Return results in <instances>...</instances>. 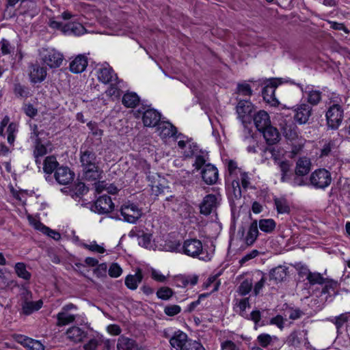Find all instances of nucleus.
<instances>
[{"mask_svg": "<svg viewBox=\"0 0 350 350\" xmlns=\"http://www.w3.org/2000/svg\"><path fill=\"white\" fill-rule=\"evenodd\" d=\"M79 178V176L75 180V176H46V180L51 183L55 180L59 185H67L68 187L61 189L62 192L80 197L86 193L89 189Z\"/></svg>", "mask_w": 350, "mask_h": 350, "instance_id": "obj_1", "label": "nucleus"}, {"mask_svg": "<svg viewBox=\"0 0 350 350\" xmlns=\"http://www.w3.org/2000/svg\"><path fill=\"white\" fill-rule=\"evenodd\" d=\"M237 100L238 103L236 106V112L238 115V118L241 120L245 127V140L254 142L252 129L247 128L246 126V124H250L252 122V116L254 113V106L248 100H241L238 98H237Z\"/></svg>", "mask_w": 350, "mask_h": 350, "instance_id": "obj_2", "label": "nucleus"}, {"mask_svg": "<svg viewBox=\"0 0 350 350\" xmlns=\"http://www.w3.org/2000/svg\"><path fill=\"white\" fill-rule=\"evenodd\" d=\"M80 161L85 174L98 172L96 156L92 149L86 148L85 146L83 145L80 149Z\"/></svg>", "mask_w": 350, "mask_h": 350, "instance_id": "obj_3", "label": "nucleus"}, {"mask_svg": "<svg viewBox=\"0 0 350 350\" xmlns=\"http://www.w3.org/2000/svg\"><path fill=\"white\" fill-rule=\"evenodd\" d=\"M344 117V110L339 104H333L327 109L325 118L327 127L332 130L338 129Z\"/></svg>", "mask_w": 350, "mask_h": 350, "instance_id": "obj_4", "label": "nucleus"}, {"mask_svg": "<svg viewBox=\"0 0 350 350\" xmlns=\"http://www.w3.org/2000/svg\"><path fill=\"white\" fill-rule=\"evenodd\" d=\"M120 215L123 217L124 221L130 224H136L142 216L141 208L130 202L123 204L120 210Z\"/></svg>", "mask_w": 350, "mask_h": 350, "instance_id": "obj_5", "label": "nucleus"}, {"mask_svg": "<svg viewBox=\"0 0 350 350\" xmlns=\"http://www.w3.org/2000/svg\"><path fill=\"white\" fill-rule=\"evenodd\" d=\"M40 55L43 63L51 68H59L64 59L63 55L55 49H43Z\"/></svg>", "mask_w": 350, "mask_h": 350, "instance_id": "obj_6", "label": "nucleus"}, {"mask_svg": "<svg viewBox=\"0 0 350 350\" xmlns=\"http://www.w3.org/2000/svg\"><path fill=\"white\" fill-rule=\"evenodd\" d=\"M183 254L193 257H198L202 254L203 246L201 241L194 239H188L184 241L182 245Z\"/></svg>", "mask_w": 350, "mask_h": 350, "instance_id": "obj_7", "label": "nucleus"}, {"mask_svg": "<svg viewBox=\"0 0 350 350\" xmlns=\"http://www.w3.org/2000/svg\"><path fill=\"white\" fill-rule=\"evenodd\" d=\"M279 125L283 135L288 140H294L297 138V126L293 121L291 117L286 116L280 120Z\"/></svg>", "mask_w": 350, "mask_h": 350, "instance_id": "obj_8", "label": "nucleus"}, {"mask_svg": "<svg viewBox=\"0 0 350 350\" xmlns=\"http://www.w3.org/2000/svg\"><path fill=\"white\" fill-rule=\"evenodd\" d=\"M93 209L98 214H106L111 213L114 209V204L112 202L111 197L107 195L100 196L94 202Z\"/></svg>", "mask_w": 350, "mask_h": 350, "instance_id": "obj_9", "label": "nucleus"}, {"mask_svg": "<svg viewBox=\"0 0 350 350\" xmlns=\"http://www.w3.org/2000/svg\"><path fill=\"white\" fill-rule=\"evenodd\" d=\"M277 87V83L270 80L267 81V83L262 90V95L264 100L273 107H276L279 105V101L275 95Z\"/></svg>", "mask_w": 350, "mask_h": 350, "instance_id": "obj_10", "label": "nucleus"}, {"mask_svg": "<svg viewBox=\"0 0 350 350\" xmlns=\"http://www.w3.org/2000/svg\"><path fill=\"white\" fill-rule=\"evenodd\" d=\"M295 120L299 124H305L308 122L312 113V106L307 103L297 105L295 109Z\"/></svg>", "mask_w": 350, "mask_h": 350, "instance_id": "obj_11", "label": "nucleus"}, {"mask_svg": "<svg viewBox=\"0 0 350 350\" xmlns=\"http://www.w3.org/2000/svg\"><path fill=\"white\" fill-rule=\"evenodd\" d=\"M297 85L300 88L302 92H305L306 94V100L308 105L317 106L322 100V92L318 90H314L312 85H308L304 89L303 85L300 83H297Z\"/></svg>", "mask_w": 350, "mask_h": 350, "instance_id": "obj_12", "label": "nucleus"}, {"mask_svg": "<svg viewBox=\"0 0 350 350\" xmlns=\"http://www.w3.org/2000/svg\"><path fill=\"white\" fill-rule=\"evenodd\" d=\"M191 340V339L188 338L187 334L178 330L170 338V343L172 347L176 350H185L187 347L188 342Z\"/></svg>", "mask_w": 350, "mask_h": 350, "instance_id": "obj_13", "label": "nucleus"}, {"mask_svg": "<svg viewBox=\"0 0 350 350\" xmlns=\"http://www.w3.org/2000/svg\"><path fill=\"white\" fill-rule=\"evenodd\" d=\"M194 166L196 170H201V175H218L217 167L211 163H206V160L202 155L196 156Z\"/></svg>", "mask_w": 350, "mask_h": 350, "instance_id": "obj_14", "label": "nucleus"}, {"mask_svg": "<svg viewBox=\"0 0 350 350\" xmlns=\"http://www.w3.org/2000/svg\"><path fill=\"white\" fill-rule=\"evenodd\" d=\"M217 199L213 194L206 195L200 204V213L204 215H209L217 208Z\"/></svg>", "mask_w": 350, "mask_h": 350, "instance_id": "obj_15", "label": "nucleus"}, {"mask_svg": "<svg viewBox=\"0 0 350 350\" xmlns=\"http://www.w3.org/2000/svg\"><path fill=\"white\" fill-rule=\"evenodd\" d=\"M98 79L99 81L107 84L118 81L117 75L114 73L112 68L108 64L103 65L97 71Z\"/></svg>", "mask_w": 350, "mask_h": 350, "instance_id": "obj_16", "label": "nucleus"}, {"mask_svg": "<svg viewBox=\"0 0 350 350\" xmlns=\"http://www.w3.org/2000/svg\"><path fill=\"white\" fill-rule=\"evenodd\" d=\"M252 120L256 129L260 131L271 125L269 114L264 110L254 113Z\"/></svg>", "mask_w": 350, "mask_h": 350, "instance_id": "obj_17", "label": "nucleus"}, {"mask_svg": "<svg viewBox=\"0 0 350 350\" xmlns=\"http://www.w3.org/2000/svg\"><path fill=\"white\" fill-rule=\"evenodd\" d=\"M142 120L145 126H155L161 120V113L154 109H148L143 112Z\"/></svg>", "mask_w": 350, "mask_h": 350, "instance_id": "obj_18", "label": "nucleus"}, {"mask_svg": "<svg viewBox=\"0 0 350 350\" xmlns=\"http://www.w3.org/2000/svg\"><path fill=\"white\" fill-rule=\"evenodd\" d=\"M29 68V77L32 83H40L45 79L46 76V70L45 68L40 66L38 64H31Z\"/></svg>", "mask_w": 350, "mask_h": 350, "instance_id": "obj_19", "label": "nucleus"}, {"mask_svg": "<svg viewBox=\"0 0 350 350\" xmlns=\"http://www.w3.org/2000/svg\"><path fill=\"white\" fill-rule=\"evenodd\" d=\"M288 269L287 267L283 265L272 268L269 272V280H273L275 284L283 282L288 274Z\"/></svg>", "mask_w": 350, "mask_h": 350, "instance_id": "obj_20", "label": "nucleus"}, {"mask_svg": "<svg viewBox=\"0 0 350 350\" xmlns=\"http://www.w3.org/2000/svg\"><path fill=\"white\" fill-rule=\"evenodd\" d=\"M312 163L310 159L301 157L298 159L295 167V175H308L311 171Z\"/></svg>", "mask_w": 350, "mask_h": 350, "instance_id": "obj_21", "label": "nucleus"}, {"mask_svg": "<svg viewBox=\"0 0 350 350\" xmlns=\"http://www.w3.org/2000/svg\"><path fill=\"white\" fill-rule=\"evenodd\" d=\"M88 66V59L84 55H77L70 64V70L73 73H81Z\"/></svg>", "mask_w": 350, "mask_h": 350, "instance_id": "obj_22", "label": "nucleus"}, {"mask_svg": "<svg viewBox=\"0 0 350 350\" xmlns=\"http://www.w3.org/2000/svg\"><path fill=\"white\" fill-rule=\"evenodd\" d=\"M260 132L263 134V137L269 145L275 144L280 141V135L278 129L271 125Z\"/></svg>", "mask_w": 350, "mask_h": 350, "instance_id": "obj_23", "label": "nucleus"}, {"mask_svg": "<svg viewBox=\"0 0 350 350\" xmlns=\"http://www.w3.org/2000/svg\"><path fill=\"white\" fill-rule=\"evenodd\" d=\"M143 280L142 271L140 269H137L134 275H128L125 278L124 284L130 290L137 289L138 284Z\"/></svg>", "mask_w": 350, "mask_h": 350, "instance_id": "obj_24", "label": "nucleus"}, {"mask_svg": "<svg viewBox=\"0 0 350 350\" xmlns=\"http://www.w3.org/2000/svg\"><path fill=\"white\" fill-rule=\"evenodd\" d=\"M85 31V27L79 23H68L64 25L63 33L66 35L80 36Z\"/></svg>", "mask_w": 350, "mask_h": 350, "instance_id": "obj_25", "label": "nucleus"}, {"mask_svg": "<svg viewBox=\"0 0 350 350\" xmlns=\"http://www.w3.org/2000/svg\"><path fill=\"white\" fill-rule=\"evenodd\" d=\"M68 338L75 342H81L87 337L88 333L80 327L73 326L66 331Z\"/></svg>", "mask_w": 350, "mask_h": 350, "instance_id": "obj_26", "label": "nucleus"}, {"mask_svg": "<svg viewBox=\"0 0 350 350\" xmlns=\"http://www.w3.org/2000/svg\"><path fill=\"white\" fill-rule=\"evenodd\" d=\"M258 234V222L257 220H254L250 224L247 235L244 238L245 243L248 246L252 245L256 241Z\"/></svg>", "mask_w": 350, "mask_h": 350, "instance_id": "obj_27", "label": "nucleus"}, {"mask_svg": "<svg viewBox=\"0 0 350 350\" xmlns=\"http://www.w3.org/2000/svg\"><path fill=\"white\" fill-rule=\"evenodd\" d=\"M281 180L292 186L310 185V176H281Z\"/></svg>", "mask_w": 350, "mask_h": 350, "instance_id": "obj_28", "label": "nucleus"}, {"mask_svg": "<svg viewBox=\"0 0 350 350\" xmlns=\"http://www.w3.org/2000/svg\"><path fill=\"white\" fill-rule=\"evenodd\" d=\"M332 182V176H310V185L316 189H325Z\"/></svg>", "mask_w": 350, "mask_h": 350, "instance_id": "obj_29", "label": "nucleus"}, {"mask_svg": "<svg viewBox=\"0 0 350 350\" xmlns=\"http://www.w3.org/2000/svg\"><path fill=\"white\" fill-rule=\"evenodd\" d=\"M137 343L133 339L120 336L118 340L117 349L118 350H134L137 349Z\"/></svg>", "mask_w": 350, "mask_h": 350, "instance_id": "obj_30", "label": "nucleus"}, {"mask_svg": "<svg viewBox=\"0 0 350 350\" xmlns=\"http://www.w3.org/2000/svg\"><path fill=\"white\" fill-rule=\"evenodd\" d=\"M157 178L158 179L157 181H152L150 180V176H147L148 181H151V185H150L152 187L153 193H154L156 196L163 193L165 189L168 188L164 176H157Z\"/></svg>", "mask_w": 350, "mask_h": 350, "instance_id": "obj_31", "label": "nucleus"}, {"mask_svg": "<svg viewBox=\"0 0 350 350\" xmlns=\"http://www.w3.org/2000/svg\"><path fill=\"white\" fill-rule=\"evenodd\" d=\"M158 130L163 137H173L177 133V129L169 122H163L159 124Z\"/></svg>", "mask_w": 350, "mask_h": 350, "instance_id": "obj_32", "label": "nucleus"}, {"mask_svg": "<svg viewBox=\"0 0 350 350\" xmlns=\"http://www.w3.org/2000/svg\"><path fill=\"white\" fill-rule=\"evenodd\" d=\"M43 302L42 300L37 301H24L22 304L23 313L25 315H29L35 311L40 310L42 306Z\"/></svg>", "mask_w": 350, "mask_h": 350, "instance_id": "obj_33", "label": "nucleus"}, {"mask_svg": "<svg viewBox=\"0 0 350 350\" xmlns=\"http://www.w3.org/2000/svg\"><path fill=\"white\" fill-rule=\"evenodd\" d=\"M58 166L59 163L53 155L48 156L44 160L43 170L47 174H51L53 172H55Z\"/></svg>", "mask_w": 350, "mask_h": 350, "instance_id": "obj_34", "label": "nucleus"}, {"mask_svg": "<svg viewBox=\"0 0 350 350\" xmlns=\"http://www.w3.org/2000/svg\"><path fill=\"white\" fill-rule=\"evenodd\" d=\"M274 205L276 208L277 212L279 214H288L291 212V208L289 206L287 200L284 198H273Z\"/></svg>", "mask_w": 350, "mask_h": 350, "instance_id": "obj_35", "label": "nucleus"}, {"mask_svg": "<svg viewBox=\"0 0 350 350\" xmlns=\"http://www.w3.org/2000/svg\"><path fill=\"white\" fill-rule=\"evenodd\" d=\"M350 317V312H345L342 313L338 316H336L333 318H329L327 319L328 321L332 322L336 325L337 333H341L340 329L343 327L345 323H347Z\"/></svg>", "mask_w": 350, "mask_h": 350, "instance_id": "obj_36", "label": "nucleus"}, {"mask_svg": "<svg viewBox=\"0 0 350 350\" xmlns=\"http://www.w3.org/2000/svg\"><path fill=\"white\" fill-rule=\"evenodd\" d=\"M139 102L138 95L135 92H127L122 97V104L130 108H134Z\"/></svg>", "mask_w": 350, "mask_h": 350, "instance_id": "obj_37", "label": "nucleus"}, {"mask_svg": "<svg viewBox=\"0 0 350 350\" xmlns=\"http://www.w3.org/2000/svg\"><path fill=\"white\" fill-rule=\"evenodd\" d=\"M13 90L18 98H27L31 96L29 88L21 83H15Z\"/></svg>", "mask_w": 350, "mask_h": 350, "instance_id": "obj_38", "label": "nucleus"}, {"mask_svg": "<svg viewBox=\"0 0 350 350\" xmlns=\"http://www.w3.org/2000/svg\"><path fill=\"white\" fill-rule=\"evenodd\" d=\"M260 230L266 233L272 232L276 226V223L273 219H261L258 222Z\"/></svg>", "mask_w": 350, "mask_h": 350, "instance_id": "obj_39", "label": "nucleus"}, {"mask_svg": "<svg viewBox=\"0 0 350 350\" xmlns=\"http://www.w3.org/2000/svg\"><path fill=\"white\" fill-rule=\"evenodd\" d=\"M21 345L27 350H44V346L40 341L32 338H24Z\"/></svg>", "mask_w": 350, "mask_h": 350, "instance_id": "obj_40", "label": "nucleus"}, {"mask_svg": "<svg viewBox=\"0 0 350 350\" xmlns=\"http://www.w3.org/2000/svg\"><path fill=\"white\" fill-rule=\"evenodd\" d=\"M14 270L17 275L27 281L31 279V274L27 270L26 265L23 262H17L14 266Z\"/></svg>", "mask_w": 350, "mask_h": 350, "instance_id": "obj_41", "label": "nucleus"}, {"mask_svg": "<svg viewBox=\"0 0 350 350\" xmlns=\"http://www.w3.org/2000/svg\"><path fill=\"white\" fill-rule=\"evenodd\" d=\"M57 325L62 327L73 323L75 321L74 314H68L66 312H59L57 314Z\"/></svg>", "mask_w": 350, "mask_h": 350, "instance_id": "obj_42", "label": "nucleus"}, {"mask_svg": "<svg viewBox=\"0 0 350 350\" xmlns=\"http://www.w3.org/2000/svg\"><path fill=\"white\" fill-rule=\"evenodd\" d=\"M228 170L229 175H247L242 167H239L238 163L234 160H229L228 161Z\"/></svg>", "mask_w": 350, "mask_h": 350, "instance_id": "obj_43", "label": "nucleus"}, {"mask_svg": "<svg viewBox=\"0 0 350 350\" xmlns=\"http://www.w3.org/2000/svg\"><path fill=\"white\" fill-rule=\"evenodd\" d=\"M174 291L168 286L159 288L157 293V297L161 300H169L174 295Z\"/></svg>", "mask_w": 350, "mask_h": 350, "instance_id": "obj_44", "label": "nucleus"}, {"mask_svg": "<svg viewBox=\"0 0 350 350\" xmlns=\"http://www.w3.org/2000/svg\"><path fill=\"white\" fill-rule=\"evenodd\" d=\"M122 81H120L118 79V81H115V83H110V86L108 88V89L105 91V93L107 95L109 96H118L120 94V89L122 88V86L120 85V83H122Z\"/></svg>", "mask_w": 350, "mask_h": 350, "instance_id": "obj_45", "label": "nucleus"}, {"mask_svg": "<svg viewBox=\"0 0 350 350\" xmlns=\"http://www.w3.org/2000/svg\"><path fill=\"white\" fill-rule=\"evenodd\" d=\"M309 284L312 286L315 284H323L326 282V278L318 272H310L308 278Z\"/></svg>", "mask_w": 350, "mask_h": 350, "instance_id": "obj_46", "label": "nucleus"}, {"mask_svg": "<svg viewBox=\"0 0 350 350\" xmlns=\"http://www.w3.org/2000/svg\"><path fill=\"white\" fill-rule=\"evenodd\" d=\"M47 153V149L46 146L42 144L41 139H36L35 142V150L33 154L36 158L42 157Z\"/></svg>", "mask_w": 350, "mask_h": 350, "instance_id": "obj_47", "label": "nucleus"}, {"mask_svg": "<svg viewBox=\"0 0 350 350\" xmlns=\"http://www.w3.org/2000/svg\"><path fill=\"white\" fill-rule=\"evenodd\" d=\"M299 335H300V333H299L297 331H293L291 332L286 339L287 344L289 346H299L301 343V340Z\"/></svg>", "mask_w": 350, "mask_h": 350, "instance_id": "obj_48", "label": "nucleus"}, {"mask_svg": "<svg viewBox=\"0 0 350 350\" xmlns=\"http://www.w3.org/2000/svg\"><path fill=\"white\" fill-rule=\"evenodd\" d=\"M252 282L247 279L243 280L238 288V293L242 296L247 295L252 290Z\"/></svg>", "mask_w": 350, "mask_h": 350, "instance_id": "obj_49", "label": "nucleus"}, {"mask_svg": "<svg viewBox=\"0 0 350 350\" xmlns=\"http://www.w3.org/2000/svg\"><path fill=\"white\" fill-rule=\"evenodd\" d=\"M39 226L41 227L40 230L49 237L53 239L55 241H58L61 239V234L59 232L51 229L50 228L44 226L42 223H39Z\"/></svg>", "mask_w": 350, "mask_h": 350, "instance_id": "obj_50", "label": "nucleus"}, {"mask_svg": "<svg viewBox=\"0 0 350 350\" xmlns=\"http://www.w3.org/2000/svg\"><path fill=\"white\" fill-rule=\"evenodd\" d=\"M0 50L2 55H9L14 53V47L10 44L8 40L3 39L0 42Z\"/></svg>", "mask_w": 350, "mask_h": 350, "instance_id": "obj_51", "label": "nucleus"}, {"mask_svg": "<svg viewBox=\"0 0 350 350\" xmlns=\"http://www.w3.org/2000/svg\"><path fill=\"white\" fill-rule=\"evenodd\" d=\"M325 286L322 288L321 295L330 294V291H334L337 287V282L326 278V282L324 283Z\"/></svg>", "mask_w": 350, "mask_h": 350, "instance_id": "obj_52", "label": "nucleus"}, {"mask_svg": "<svg viewBox=\"0 0 350 350\" xmlns=\"http://www.w3.org/2000/svg\"><path fill=\"white\" fill-rule=\"evenodd\" d=\"M23 110L25 115L31 118H33L38 114V109L31 103L24 104Z\"/></svg>", "mask_w": 350, "mask_h": 350, "instance_id": "obj_53", "label": "nucleus"}, {"mask_svg": "<svg viewBox=\"0 0 350 350\" xmlns=\"http://www.w3.org/2000/svg\"><path fill=\"white\" fill-rule=\"evenodd\" d=\"M181 308L178 305H167L164 308V313L169 317H174L179 314Z\"/></svg>", "mask_w": 350, "mask_h": 350, "instance_id": "obj_54", "label": "nucleus"}, {"mask_svg": "<svg viewBox=\"0 0 350 350\" xmlns=\"http://www.w3.org/2000/svg\"><path fill=\"white\" fill-rule=\"evenodd\" d=\"M240 345H241V342L237 345L230 340H226L221 343V350H241Z\"/></svg>", "mask_w": 350, "mask_h": 350, "instance_id": "obj_55", "label": "nucleus"}, {"mask_svg": "<svg viewBox=\"0 0 350 350\" xmlns=\"http://www.w3.org/2000/svg\"><path fill=\"white\" fill-rule=\"evenodd\" d=\"M139 232H141L140 237L139 238V245L144 247H148L150 244L152 235L150 234L145 233L144 231H139Z\"/></svg>", "mask_w": 350, "mask_h": 350, "instance_id": "obj_56", "label": "nucleus"}, {"mask_svg": "<svg viewBox=\"0 0 350 350\" xmlns=\"http://www.w3.org/2000/svg\"><path fill=\"white\" fill-rule=\"evenodd\" d=\"M122 273V269L118 263H112L109 269V275L111 278H118Z\"/></svg>", "mask_w": 350, "mask_h": 350, "instance_id": "obj_57", "label": "nucleus"}, {"mask_svg": "<svg viewBox=\"0 0 350 350\" xmlns=\"http://www.w3.org/2000/svg\"><path fill=\"white\" fill-rule=\"evenodd\" d=\"M88 127L91 131L92 134L95 137L101 138L103 135V131L100 129L96 122H90L87 124Z\"/></svg>", "mask_w": 350, "mask_h": 350, "instance_id": "obj_58", "label": "nucleus"}, {"mask_svg": "<svg viewBox=\"0 0 350 350\" xmlns=\"http://www.w3.org/2000/svg\"><path fill=\"white\" fill-rule=\"evenodd\" d=\"M237 91L239 94L243 96H250L252 94L251 87L247 83L238 84Z\"/></svg>", "mask_w": 350, "mask_h": 350, "instance_id": "obj_59", "label": "nucleus"}, {"mask_svg": "<svg viewBox=\"0 0 350 350\" xmlns=\"http://www.w3.org/2000/svg\"><path fill=\"white\" fill-rule=\"evenodd\" d=\"M101 345V341L94 338L90 339L83 345L84 350H96L97 347Z\"/></svg>", "mask_w": 350, "mask_h": 350, "instance_id": "obj_60", "label": "nucleus"}, {"mask_svg": "<svg viewBox=\"0 0 350 350\" xmlns=\"http://www.w3.org/2000/svg\"><path fill=\"white\" fill-rule=\"evenodd\" d=\"M257 340L262 347H267L271 342V337L267 334H261L258 336Z\"/></svg>", "mask_w": 350, "mask_h": 350, "instance_id": "obj_61", "label": "nucleus"}, {"mask_svg": "<svg viewBox=\"0 0 350 350\" xmlns=\"http://www.w3.org/2000/svg\"><path fill=\"white\" fill-rule=\"evenodd\" d=\"M232 193L235 198L239 199L241 197V189L239 180H234L232 182Z\"/></svg>", "mask_w": 350, "mask_h": 350, "instance_id": "obj_62", "label": "nucleus"}, {"mask_svg": "<svg viewBox=\"0 0 350 350\" xmlns=\"http://www.w3.org/2000/svg\"><path fill=\"white\" fill-rule=\"evenodd\" d=\"M182 245L180 241H170L167 247H168V250L174 252H183Z\"/></svg>", "mask_w": 350, "mask_h": 350, "instance_id": "obj_63", "label": "nucleus"}, {"mask_svg": "<svg viewBox=\"0 0 350 350\" xmlns=\"http://www.w3.org/2000/svg\"><path fill=\"white\" fill-rule=\"evenodd\" d=\"M185 350H205L201 342L191 340L188 342L187 347Z\"/></svg>", "mask_w": 350, "mask_h": 350, "instance_id": "obj_64", "label": "nucleus"}]
</instances>
